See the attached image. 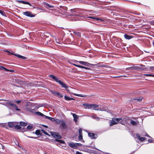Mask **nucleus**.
Returning <instances> with one entry per match:
<instances>
[{
  "label": "nucleus",
  "mask_w": 154,
  "mask_h": 154,
  "mask_svg": "<svg viewBox=\"0 0 154 154\" xmlns=\"http://www.w3.org/2000/svg\"><path fill=\"white\" fill-rule=\"evenodd\" d=\"M82 106H84L85 109H88L101 111H106L107 110L106 107L102 108L101 107L98 109H96V108L99 107V105L95 104L84 103L82 104Z\"/></svg>",
  "instance_id": "1"
},
{
  "label": "nucleus",
  "mask_w": 154,
  "mask_h": 154,
  "mask_svg": "<svg viewBox=\"0 0 154 154\" xmlns=\"http://www.w3.org/2000/svg\"><path fill=\"white\" fill-rule=\"evenodd\" d=\"M125 118L122 119L121 118H113L112 120L109 122L110 126L116 124L118 123H120L121 124L124 125L126 122Z\"/></svg>",
  "instance_id": "2"
},
{
  "label": "nucleus",
  "mask_w": 154,
  "mask_h": 154,
  "mask_svg": "<svg viewBox=\"0 0 154 154\" xmlns=\"http://www.w3.org/2000/svg\"><path fill=\"white\" fill-rule=\"evenodd\" d=\"M5 105L8 107H12L13 108H14L15 110L17 111H20V109L17 108V106L15 104L9 101L6 102L4 103Z\"/></svg>",
  "instance_id": "3"
},
{
  "label": "nucleus",
  "mask_w": 154,
  "mask_h": 154,
  "mask_svg": "<svg viewBox=\"0 0 154 154\" xmlns=\"http://www.w3.org/2000/svg\"><path fill=\"white\" fill-rule=\"evenodd\" d=\"M23 14L26 16L29 17H34V15L32 14L30 12L26 11L23 12Z\"/></svg>",
  "instance_id": "4"
},
{
  "label": "nucleus",
  "mask_w": 154,
  "mask_h": 154,
  "mask_svg": "<svg viewBox=\"0 0 154 154\" xmlns=\"http://www.w3.org/2000/svg\"><path fill=\"white\" fill-rule=\"evenodd\" d=\"M49 77L53 79L56 82L58 83L59 84L61 81L57 77L53 75H49Z\"/></svg>",
  "instance_id": "5"
},
{
  "label": "nucleus",
  "mask_w": 154,
  "mask_h": 154,
  "mask_svg": "<svg viewBox=\"0 0 154 154\" xmlns=\"http://www.w3.org/2000/svg\"><path fill=\"white\" fill-rule=\"evenodd\" d=\"M88 136L92 139H95L97 138V135L94 133H88Z\"/></svg>",
  "instance_id": "6"
},
{
  "label": "nucleus",
  "mask_w": 154,
  "mask_h": 154,
  "mask_svg": "<svg viewBox=\"0 0 154 154\" xmlns=\"http://www.w3.org/2000/svg\"><path fill=\"white\" fill-rule=\"evenodd\" d=\"M61 9L60 10L61 11V12H63L64 13H65V14L66 15L67 13L66 12V11L67 10V7L65 6H61L60 7Z\"/></svg>",
  "instance_id": "7"
},
{
  "label": "nucleus",
  "mask_w": 154,
  "mask_h": 154,
  "mask_svg": "<svg viewBox=\"0 0 154 154\" xmlns=\"http://www.w3.org/2000/svg\"><path fill=\"white\" fill-rule=\"evenodd\" d=\"M52 136L55 138L58 139H60L61 138V136L58 133L56 132H54L52 134Z\"/></svg>",
  "instance_id": "8"
},
{
  "label": "nucleus",
  "mask_w": 154,
  "mask_h": 154,
  "mask_svg": "<svg viewBox=\"0 0 154 154\" xmlns=\"http://www.w3.org/2000/svg\"><path fill=\"white\" fill-rule=\"evenodd\" d=\"M71 114L73 116V117L74 118V121L75 122H77L78 121V120L79 119V116L76 115L75 114L72 113H71Z\"/></svg>",
  "instance_id": "9"
},
{
  "label": "nucleus",
  "mask_w": 154,
  "mask_h": 154,
  "mask_svg": "<svg viewBox=\"0 0 154 154\" xmlns=\"http://www.w3.org/2000/svg\"><path fill=\"white\" fill-rule=\"evenodd\" d=\"M78 62L79 63H80L81 64L83 65H85V66H90V64L88 62L83 61H78Z\"/></svg>",
  "instance_id": "10"
},
{
  "label": "nucleus",
  "mask_w": 154,
  "mask_h": 154,
  "mask_svg": "<svg viewBox=\"0 0 154 154\" xmlns=\"http://www.w3.org/2000/svg\"><path fill=\"white\" fill-rule=\"evenodd\" d=\"M44 6L46 8L50 9H51V8H53L54 7L53 6L50 5L49 4L46 3H44Z\"/></svg>",
  "instance_id": "11"
},
{
  "label": "nucleus",
  "mask_w": 154,
  "mask_h": 154,
  "mask_svg": "<svg viewBox=\"0 0 154 154\" xmlns=\"http://www.w3.org/2000/svg\"><path fill=\"white\" fill-rule=\"evenodd\" d=\"M68 145L71 148L74 149L77 148V146L76 145V143L73 142L69 143H68Z\"/></svg>",
  "instance_id": "12"
},
{
  "label": "nucleus",
  "mask_w": 154,
  "mask_h": 154,
  "mask_svg": "<svg viewBox=\"0 0 154 154\" xmlns=\"http://www.w3.org/2000/svg\"><path fill=\"white\" fill-rule=\"evenodd\" d=\"M59 84L62 86V87L63 88H68V86L66 84L64 83L62 81H60V82L59 83Z\"/></svg>",
  "instance_id": "13"
},
{
  "label": "nucleus",
  "mask_w": 154,
  "mask_h": 154,
  "mask_svg": "<svg viewBox=\"0 0 154 154\" xmlns=\"http://www.w3.org/2000/svg\"><path fill=\"white\" fill-rule=\"evenodd\" d=\"M136 136L138 139L141 141H143L145 139V138L144 137H140V135L138 134H136Z\"/></svg>",
  "instance_id": "14"
},
{
  "label": "nucleus",
  "mask_w": 154,
  "mask_h": 154,
  "mask_svg": "<svg viewBox=\"0 0 154 154\" xmlns=\"http://www.w3.org/2000/svg\"><path fill=\"white\" fill-rule=\"evenodd\" d=\"M73 65L74 66H75L77 67L81 68H84L86 69H90L89 68L83 66H80V65H77L75 63H73Z\"/></svg>",
  "instance_id": "15"
},
{
  "label": "nucleus",
  "mask_w": 154,
  "mask_h": 154,
  "mask_svg": "<svg viewBox=\"0 0 154 154\" xmlns=\"http://www.w3.org/2000/svg\"><path fill=\"white\" fill-rule=\"evenodd\" d=\"M60 123L63 128L65 129L66 128V123L62 121L60 122Z\"/></svg>",
  "instance_id": "16"
},
{
  "label": "nucleus",
  "mask_w": 154,
  "mask_h": 154,
  "mask_svg": "<svg viewBox=\"0 0 154 154\" xmlns=\"http://www.w3.org/2000/svg\"><path fill=\"white\" fill-rule=\"evenodd\" d=\"M50 92L52 94H53L54 96H57L58 94L59 93V92H57V91H53L52 90H51L50 91Z\"/></svg>",
  "instance_id": "17"
},
{
  "label": "nucleus",
  "mask_w": 154,
  "mask_h": 154,
  "mask_svg": "<svg viewBox=\"0 0 154 154\" xmlns=\"http://www.w3.org/2000/svg\"><path fill=\"white\" fill-rule=\"evenodd\" d=\"M130 123L133 125H135L139 123V122L138 121L135 122L134 120H132L131 121Z\"/></svg>",
  "instance_id": "18"
},
{
  "label": "nucleus",
  "mask_w": 154,
  "mask_h": 154,
  "mask_svg": "<svg viewBox=\"0 0 154 154\" xmlns=\"http://www.w3.org/2000/svg\"><path fill=\"white\" fill-rule=\"evenodd\" d=\"M18 2H19L22 3L23 4L29 5L30 6H31V5L28 2H25L23 1H18Z\"/></svg>",
  "instance_id": "19"
},
{
  "label": "nucleus",
  "mask_w": 154,
  "mask_h": 154,
  "mask_svg": "<svg viewBox=\"0 0 154 154\" xmlns=\"http://www.w3.org/2000/svg\"><path fill=\"white\" fill-rule=\"evenodd\" d=\"M124 37L125 38L127 39H130L132 38V36L126 34L124 35Z\"/></svg>",
  "instance_id": "20"
},
{
  "label": "nucleus",
  "mask_w": 154,
  "mask_h": 154,
  "mask_svg": "<svg viewBox=\"0 0 154 154\" xmlns=\"http://www.w3.org/2000/svg\"><path fill=\"white\" fill-rule=\"evenodd\" d=\"M134 69H137L138 70H143L144 69V68H142L140 66H135L134 67Z\"/></svg>",
  "instance_id": "21"
},
{
  "label": "nucleus",
  "mask_w": 154,
  "mask_h": 154,
  "mask_svg": "<svg viewBox=\"0 0 154 154\" xmlns=\"http://www.w3.org/2000/svg\"><path fill=\"white\" fill-rule=\"evenodd\" d=\"M35 114L38 115L40 116L43 117H44L45 116V115L44 114L39 112H35Z\"/></svg>",
  "instance_id": "22"
},
{
  "label": "nucleus",
  "mask_w": 154,
  "mask_h": 154,
  "mask_svg": "<svg viewBox=\"0 0 154 154\" xmlns=\"http://www.w3.org/2000/svg\"><path fill=\"white\" fill-rule=\"evenodd\" d=\"M13 55L17 57H18L21 58L23 59H26V58L24 56H22L19 54H14Z\"/></svg>",
  "instance_id": "23"
},
{
  "label": "nucleus",
  "mask_w": 154,
  "mask_h": 154,
  "mask_svg": "<svg viewBox=\"0 0 154 154\" xmlns=\"http://www.w3.org/2000/svg\"><path fill=\"white\" fill-rule=\"evenodd\" d=\"M73 33L78 37H80L81 36V34L79 32H77L76 31H74Z\"/></svg>",
  "instance_id": "24"
},
{
  "label": "nucleus",
  "mask_w": 154,
  "mask_h": 154,
  "mask_svg": "<svg viewBox=\"0 0 154 154\" xmlns=\"http://www.w3.org/2000/svg\"><path fill=\"white\" fill-rule=\"evenodd\" d=\"M76 62H78V61L77 60H69L68 61V63H70V64H72V65H73V62L75 63Z\"/></svg>",
  "instance_id": "25"
},
{
  "label": "nucleus",
  "mask_w": 154,
  "mask_h": 154,
  "mask_svg": "<svg viewBox=\"0 0 154 154\" xmlns=\"http://www.w3.org/2000/svg\"><path fill=\"white\" fill-rule=\"evenodd\" d=\"M64 98L65 99L67 100H71L73 99L72 98H70L66 96H65Z\"/></svg>",
  "instance_id": "26"
},
{
  "label": "nucleus",
  "mask_w": 154,
  "mask_h": 154,
  "mask_svg": "<svg viewBox=\"0 0 154 154\" xmlns=\"http://www.w3.org/2000/svg\"><path fill=\"white\" fill-rule=\"evenodd\" d=\"M55 142H60V143H65V142L64 141L60 140H58L57 139H56L55 140Z\"/></svg>",
  "instance_id": "27"
},
{
  "label": "nucleus",
  "mask_w": 154,
  "mask_h": 154,
  "mask_svg": "<svg viewBox=\"0 0 154 154\" xmlns=\"http://www.w3.org/2000/svg\"><path fill=\"white\" fill-rule=\"evenodd\" d=\"M73 95L76 96L80 97H85L86 96V95H85L80 94H73Z\"/></svg>",
  "instance_id": "28"
},
{
  "label": "nucleus",
  "mask_w": 154,
  "mask_h": 154,
  "mask_svg": "<svg viewBox=\"0 0 154 154\" xmlns=\"http://www.w3.org/2000/svg\"><path fill=\"white\" fill-rule=\"evenodd\" d=\"M8 125L10 127H13L14 125V122H9Z\"/></svg>",
  "instance_id": "29"
},
{
  "label": "nucleus",
  "mask_w": 154,
  "mask_h": 154,
  "mask_svg": "<svg viewBox=\"0 0 154 154\" xmlns=\"http://www.w3.org/2000/svg\"><path fill=\"white\" fill-rule=\"evenodd\" d=\"M20 124L22 126H25L26 125L27 123L23 122H20Z\"/></svg>",
  "instance_id": "30"
},
{
  "label": "nucleus",
  "mask_w": 154,
  "mask_h": 154,
  "mask_svg": "<svg viewBox=\"0 0 154 154\" xmlns=\"http://www.w3.org/2000/svg\"><path fill=\"white\" fill-rule=\"evenodd\" d=\"M87 17V18H91V19H96L97 20H100L99 18L94 17Z\"/></svg>",
  "instance_id": "31"
},
{
  "label": "nucleus",
  "mask_w": 154,
  "mask_h": 154,
  "mask_svg": "<svg viewBox=\"0 0 154 154\" xmlns=\"http://www.w3.org/2000/svg\"><path fill=\"white\" fill-rule=\"evenodd\" d=\"M143 98V97H137L136 98H134V100H137V101H140L142 100V99Z\"/></svg>",
  "instance_id": "32"
},
{
  "label": "nucleus",
  "mask_w": 154,
  "mask_h": 154,
  "mask_svg": "<svg viewBox=\"0 0 154 154\" xmlns=\"http://www.w3.org/2000/svg\"><path fill=\"white\" fill-rule=\"evenodd\" d=\"M41 131L39 130H37L35 131V133L37 135H41Z\"/></svg>",
  "instance_id": "33"
},
{
  "label": "nucleus",
  "mask_w": 154,
  "mask_h": 154,
  "mask_svg": "<svg viewBox=\"0 0 154 154\" xmlns=\"http://www.w3.org/2000/svg\"><path fill=\"white\" fill-rule=\"evenodd\" d=\"M26 109L27 110L31 112H33L34 111V109H32L30 108H28L27 107L26 108Z\"/></svg>",
  "instance_id": "34"
},
{
  "label": "nucleus",
  "mask_w": 154,
  "mask_h": 154,
  "mask_svg": "<svg viewBox=\"0 0 154 154\" xmlns=\"http://www.w3.org/2000/svg\"><path fill=\"white\" fill-rule=\"evenodd\" d=\"M15 129H20L21 128V127L19 125H16L14 126Z\"/></svg>",
  "instance_id": "35"
},
{
  "label": "nucleus",
  "mask_w": 154,
  "mask_h": 154,
  "mask_svg": "<svg viewBox=\"0 0 154 154\" xmlns=\"http://www.w3.org/2000/svg\"><path fill=\"white\" fill-rule=\"evenodd\" d=\"M0 14L2 16H6L5 13L3 11L0 10Z\"/></svg>",
  "instance_id": "36"
},
{
  "label": "nucleus",
  "mask_w": 154,
  "mask_h": 154,
  "mask_svg": "<svg viewBox=\"0 0 154 154\" xmlns=\"http://www.w3.org/2000/svg\"><path fill=\"white\" fill-rule=\"evenodd\" d=\"M100 67H104V68H110L109 66H108L105 65H101L99 66Z\"/></svg>",
  "instance_id": "37"
},
{
  "label": "nucleus",
  "mask_w": 154,
  "mask_h": 154,
  "mask_svg": "<svg viewBox=\"0 0 154 154\" xmlns=\"http://www.w3.org/2000/svg\"><path fill=\"white\" fill-rule=\"evenodd\" d=\"M126 69L128 70L134 69V67L131 66V67L127 68H126Z\"/></svg>",
  "instance_id": "38"
},
{
  "label": "nucleus",
  "mask_w": 154,
  "mask_h": 154,
  "mask_svg": "<svg viewBox=\"0 0 154 154\" xmlns=\"http://www.w3.org/2000/svg\"><path fill=\"white\" fill-rule=\"evenodd\" d=\"M55 40L57 43L59 44H61L60 41H59V40L57 39L56 37H55Z\"/></svg>",
  "instance_id": "39"
},
{
  "label": "nucleus",
  "mask_w": 154,
  "mask_h": 154,
  "mask_svg": "<svg viewBox=\"0 0 154 154\" xmlns=\"http://www.w3.org/2000/svg\"><path fill=\"white\" fill-rule=\"evenodd\" d=\"M82 129L81 128H79V134H82Z\"/></svg>",
  "instance_id": "40"
},
{
  "label": "nucleus",
  "mask_w": 154,
  "mask_h": 154,
  "mask_svg": "<svg viewBox=\"0 0 154 154\" xmlns=\"http://www.w3.org/2000/svg\"><path fill=\"white\" fill-rule=\"evenodd\" d=\"M6 125V123H0V127H3Z\"/></svg>",
  "instance_id": "41"
},
{
  "label": "nucleus",
  "mask_w": 154,
  "mask_h": 154,
  "mask_svg": "<svg viewBox=\"0 0 154 154\" xmlns=\"http://www.w3.org/2000/svg\"><path fill=\"white\" fill-rule=\"evenodd\" d=\"M32 128V126L31 125H28L27 127V129L29 130L31 129Z\"/></svg>",
  "instance_id": "42"
},
{
  "label": "nucleus",
  "mask_w": 154,
  "mask_h": 154,
  "mask_svg": "<svg viewBox=\"0 0 154 154\" xmlns=\"http://www.w3.org/2000/svg\"><path fill=\"white\" fill-rule=\"evenodd\" d=\"M78 138L79 140H82V134H79V136Z\"/></svg>",
  "instance_id": "43"
},
{
  "label": "nucleus",
  "mask_w": 154,
  "mask_h": 154,
  "mask_svg": "<svg viewBox=\"0 0 154 154\" xmlns=\"http://www.w3.org/2000/svg\"><path fill=\"white\" fill-rule=\"evenodd\" d=\"M91 117L93 118V119H96V120H98V119H99V118H98V117H96L95 116H92Z\"/></svg>",
  "instance_id": "44"
},
{
  "label": "nucleus",
  "mask_w": 154,
  "mask_h": 154,
  "mask_svg": "<svg viewBox=\"0 0 154 154\" xmlns=\"http://www.w3.org/2000/svg\"><path fill=\"white\" fill-rule=\"evenodd\" d=\"M143 136H147V137H150L149 135L146 133H143V135H142Z\"/></svg>",
  "instance_id": "45"
},
{
  "label": "nucleus",
  "mask_w": 154,
  "mask_h": 154,
  "mask_svg": "<svg viewBox=\"0 0 154 154\" xmlns=\"http://www.w3.org/2000/svg\"><path fill=\"white\" fill-rule=\"evenodd\" d=\"M76 145L77 146V148L78 146H82V144L81 143H76Z\"/></svg>",
  "instance_id": "46"
},
{
  "label": "nucleus",
  "mask_w": 154,
  "mask_h": 154,
  "mask_svg": "<svg viewBox=\"0 0 154 154\" xmlns=\"http://www.w3.org/2000/svg\"><path fill=\"white\" fill-rule=\"evenodd\" d=\"M44 117H45V118H46L47 119H48L50 120H51V119H52V117H49V116H45H45Z\"/></svg>",
  "instance_id": "47"
},
{
  "label": "nucleus",
  "mask_w": 154,
  "mask_h": 154,
  "mask_svg": "<svg viewBox=\"0 0 154 154\" xmlns=\"http://www.w3.org/2000/svg\"><path fill=\"white\" fill-rule=\"evenodd\" d=\"M57 96H58L59 97H63V95L62 94H61L59 92V93L58 95Z\"/></svg>",
  "instance_id": "48"
},
{
  "label": "nucleus",
  "mask_w": 154,
  "mask_h": 154,
  "mask_svg": "<svg viewBox=\"0 0 154 154\" xmlns=\"http://www.w3.org/2000/svg\"><path fill=\"white\" fill-rule=\"evenodd\" d=\"M41 131L42 132H43L44 134H48L47 133L46 131H45L43 129L41 130Z\"/></svg>",
  "instance_id": "49"
},
{
  "label": "nucleus",
  "mask_w": 154,
  "mask_h": 154,
  "mask_svg": "<svg viewBox=\"0 0 154 154\" xmlns=\"http://www.w3.org/2000/svg\"><path fill=\"white\" fill-rule=\"evenodd\" d=\"M144 75L146 76H152V75L150 74H144Z\"/></svg>",
  "instance_id": "50"
},
{
  "label": "nucleus",
  "mask_w": 154,
  "mask_h": 154,
  "mask_svg": "<svg viewBox=\"0 0 154 154\" xmlns=\"http://www.w3.org/2000/svg\"><path fill=\"white\" fill-rule=\"evenodd\" d=\"M76 8H74L73 9H71V11L72 13H73L75 11H76Z\"/></svg>",
  "instance_id": "51"
},
{
  "label": "nucleus",
  "mask_w": 154,
  "mask_h": 154,
  "mask_svg": "<svg viewBox=\"0 0 154 154\" xmlns=\"http://www.w3.org/2000/svg\"><path fill=\"white\" fill-rule=\"evenodd\" d=\"M149 69L151 70H154V66H150Z\"/></svg>",
  "instance_id": "52"
},
{
  "label": "nucleus",
  "mask_w": 154,
  "mask_h": 154,
  "mask_svg": "<svg viewBox=\"0 0 154 154\" xmlns=\"http://www.w3.org/2000/svg\"><path fill=\"white\" fill-rule=\"evenodd\" d=\"M4 51H5V52L9 53H10V54H12V55H13L14 54H13L12 53H10L9 51H8L7 50Z\"/></svg>",
  "instance_id": "53"
},
{
  "label": "nucleus",
  "mask_w": 154,
  "mask_h": 154,
  "mask_svg": "<svg viewBox=\"0 0 154 154\" xmlns=\"http://www.w3.org/2000/svg\"><path fill=\"white\" fill-rule=\"evenodd\" d=\"M21 102L20 100H17L16 101V102L17 104H18L20 103Z\"/></svg>",
  "instance_id": "54"
},
{
  "label": "nucleus",
  "mask_w": 154,
  "mask_h": 154,
  "mask_svg": "<svg viewBox=\"0 0 154 154\" xmlns=\"http://www.w3.org/2000/svg\"><path fill=\"white\" fill-rule=\"evenodd\" d=\"M2 70H5V71H8V69H7L6 68H5V67H3V69H2Z\"/></svg>",
  "instance_id": "55"
},
{
  "label": "nucleus",
  "mask_w": 154,
  "mask_h": 154,
  "mask_svg": "<svg viewBox=\"0 0 154 154\" xmlns=\"http://www.w3.org/2000/svg\"><path fill=\"white\" fill-rule=\"evenodd\" d=\"M76 154H82V153L79 151H77L76 152Z\"/></svg>",
  "instance_id": "56"
},
{
  "label": "nucleus",
  "mask_w": 154,
  "mask_h": 154,
  "mask_svg": "<svg viewBox=\"0 0 154 154\" xmlns=\"http://www.w3.org/2000/svg\"><path fill=\"white\" fill-rule=\"evenodd\" d=\"M51 121H55V119H54V118H52V119H51Z\"/></svg>",
  "instance_id": "57"
},
{
  "label": "nucleus",
  "mask_w": 154,
  "mask_h": 154,
  "mask_svg": "<svg viewBox=\"0 0 154 154\" xmlns=\"http://www.w3.org/2000/svg\"><path fill=\"white\" fill-rule=\"evenodd\" d=\"M148 141L149 142H152V140L151 139H149L148 140Z\"/></svg>",
  "instance_id": "58"
},
{
  "label": "nucleus",
  "mask_w": 154,
  "mask_h": 154,
  "mask_svg": "<svg viewBox=\"0 0 154 154\" xmlns=\"http://www.w3.org/2000/svg\"><path fill=\"white\" fill-rule=\"evenodd\" d=\"M3 67L2 66H0V69L2 70Z\"/></svg>",
  "instance_id": "59"
},
{
  "label": "nucleus",
  "mask_w": 154,
  "mask_h": 154,
  "mask_svg": "<svg viewBox=\"0 0 154 154\" xmlns=\"http://www.w3.org/2000/svg\"><path fill=\"white\" fill-rule=\"evenodd\" d=\"M118 46H119V45H118V44H116V47H118Z\"/></svg>",
  "instance_id": "60"
},
{
  "label": "nucleus",
  "mask_w": 154,
  "mask_h": 154,
  "mask_svg": "<svg viewBox=\"0 0 154 154\" xmlns=\"http://www.w3.org/2000/svg\"><path fill=\"white\" fill-rule=\"evenodd\" d=\"M10 71H11V72H14V70H10Z\"/></svg>",
  "instance_id": "61"
},
{
  "label": "nucleus",
  "mask_w": 154,
  "mask_h": 154,
  "mask_svg": "<svg viewBox=\"0 0 154 154\" xmlns=\"http://www.w3.org/2000/svg\"><path fill=\"white\" fill-rule=\"evenodd\" d=\"M66 91H67L68 92L69 91V90L68 89H67V88H66Z\"/></svg>",
  "instance_id": "62"
},
{
  "label": "nucleus",
  "mask_w": 154,
  "mask_h": 154,
  "mask_svg": "<svg viewBox=\"0 0 154 154\" xmlns=\"http://www.w3.org/2000/svg\"><path fill=\"white\" fill-rule=\"evenodd\" d=\"M152 44L153 45V46H154V40L153 41V42H152Z\"/></svg>",
  "instance_id": "63"
},
{
  "label": "nucleus",
  "mask_w": 154,
  "mask_h": 154,
  "mask_svg": "<svg viewBox=\"0 0 154 154\" xmlns=\"http://www.w3.org/2000/svg\"><path fill=\"white\" fill-rule=\"evenodd\" d=\"M152 77H154V75H152Z\"/></svg>",
  "instance_id": "64"
}]
</instances>
